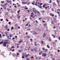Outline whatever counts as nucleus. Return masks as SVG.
Returning <instances> with one entry per match:
<instances>
[{"instance_id": "8", "label": "nucleus", "mask_w": 60, "mask_h": 60, "mask_svg": "<svg viewBox=\"0 0 60 60\" xmlns=\"http://www.w3.org/2000/svg\"><path fill=\"white\" fill-rule=\"evenodd\" d=\"M30 17H32L33 16V12H32L31 15L30 16Z\"/></svg>"}, {"instance_id": "30", "label": "nucleus", "mask_w": 60, "mask_h": 60, "mask_svg": "<svg viewBox=\"0 0 60 60\" xmlns=\"http://www.w3.org/2000/svg\"><path fill=\"white\" fill-rule=\"evenodd\" d=\"M27 4H28V5H29V4H30V3L29 2H27Z\"/></svg>"}, {"instance_id": "57", "label": "nucleus", "mask_w": 60, "mask_h": 60, "mask_svg": "<svg viewBox=\"0 0 60 60\" xmlns=\"http://www.w3.org/2000/svg\"><path fill=\"white\" fill-rule=\"evenodd\" d=\"M1 6H2V7H3V4H1Z\"/></svg>"}, {"instance_id": "10", "label": "nucleus", "mask_w": 60, "mask_h": 60, "mask_svg": "<svg viewBox=\"0 0 60 60\" xmlns=\"http://www.w3.org/2000/svg\"><path fill=\"white\" fill-rule=\"evenodd\" d=\"M29 55V54H28V55H25V57H27V56H28Z\"/></svg>"}, {"instance_id": "43", "label": "nucleus", "mask_w": 60, "mask_h": 60, "mask_svg": "<svg viewBox=\"0 0 60 60\" xmlns=\"http://www.w3.org/2000/svg\"><path fill=\"white\" fill-rule=\"evenodd\" d=\"M57 51H58V52H60V50H57Z\"/></svg>"}, {"instance_id": "28", "label": "nucleus", "mask_w": 60, "mask_h": 60, "mask_svg": "<svg viewBox=\"0 0 60 60\" xmlns=\"http://www.w3.org/2000/svg\"><path fill=\"white\" fill-rule=\"evenodd\" d=\"M0 38H2V35L1 34H0Z\"/></svg>"}, {"instance_id": "18", "label": "nucleus", "mask_w": 60, "mask_h": 60, "mask_svg": "<svg viewBox=\"0 0 60 60\" xmlns=\"http://www.w3.org/2000/svg\"><path fill=\"white\" fill-rule=\"evenodd\" d=\"M4 9H5V10H6V7H5Z\"/></svg>"}, {"instance_id": "3", "label": "nucleus", "mask_w": 60, "mask_h": 60, "mask_svg": "<svg viewBox=\"0 0 60 60\" xmlns=\"http://www.w3.org/2000/svg\"><path fill=\"white\" fill-rule=\"evenodd\" d=\"M33 11L34 13H36V11L37 12V11H36V10H33Z\"/></svg>"}, {"instance_id": "44", "label": "nucleus", "mask_w": 60, "mask_h": 60, "mask_svg": "<svg viewBox=\"0 0 60 60\" xmlns=\"http://www.w3.org/2000/svg\"><path fill=\"white\" fill-rule=\"evenodd\" d=\"M26 37H27V38H30V37L28 36H27Z\"/></svg>"}, {"instance_id": "27", "label": "nucleus", "mask_w": 60, "mask_h": 60, "mask_svg": "<svg viewBox=\"0 0 60 60\" xmlns=\"http://www.w3.org/2000/svg\"><path fill=\"white\" fill-rule=\"evenodd\" d=\"M50 16H53V14L52 15V14L51 13L50 14Z\"/></svg>"}, {"instance_id": "64", "label": "nucleus", "mask_w": 60, "mask_h": 60, "mask_svg": "<svg viewBox=\"0 0 60 60\" xmlns=\"http://www.w3.org/2000/svg\"><path fill=\"white\" fill-rule=\"evenodd\" d=\"M58 39H59V40H60V36L59 37V38H58Z\"/></svg>"}, {"instance_id": "14", "label": "nucleus", "mask_w": 60, "mask_h": 60, "mask_svg": "<svg viewBox=\"0 0 60 60\" xmlns=\"http://www.w3.org/2000/svg\"><path fill=\"white\" fill-rule=\"evenodd\" d=\"M45 52H47V51H48V49H45Z\"/></svg>"}, {"instance_id": "54", "label": "nucleus", "mask_w": 60, "mask_h": 60, "mask_svg": "<svg viewBox=\"0 0 60 60\" xmlns=\"http://www.w3.org/2000/svg\"><path fill=\"white\" fill-rule=\"evenodd\" d=\"M14 7H15V8H17V7L16 6H14Z\"/></svg>"}, {"instance_id": "21", "label": "nucleus", "mask_w": 60, "mask_h": 60, "mask_svg": "<svg viewBox=\"0 0 60 60\" xmlns=\"http://www.w3.org/2000/svg\"><path fill=\"white\" fill-rule=\"evenodd\" d=\"M47 47L48 48H49V49L50 48V47H49V46H48V45H47Z\"/></svg>"}, {"instance_id": "48", "label": "nucleus", "mask_w": 60, "mask_h": 60, "mask_svg": "<svg viewBox=\"0 0 60 60\" xmlns=\"http://www.w3.org/2000/svg\"><path fill=\"white\" fill-rule=\"evenodd\" d=\"M10 37H12V36H11V34H10Z\"/></svg>"}, {"instance_id": "39", "label": "nucleus", "mask_w": 60, "mask_h": 60, "mask_svg": "<svg viewBox=\"0 0 60 60\" xmlns=\"http://www.w3.org/2000/svg\"><path fill=\"white\" fill-rule=\"evenodd\" d=\"M9 3H11V0H10V1L9 2H8V3H9Z\"/></svg>"}, {"instance_id": "20", "label": "nucleus", "mask_w": 60, "mask_h": 60, "mask_svg": "<svg viewBox=\"0 0 60 60\" xmlns=\"http://www.w3.org/2000/svg\"><path fill=\"white\" fill-rule=\"evenodd\" d=\"M41 53H42L41 52H39V55H41Z\"/></svg>"}, {"instance_id": "46", "label": "nucleus", "mask_w": 60, "mask_h": 60, "mask_svg": "<svg viewBox=\"0 0 60 60\" xmlns=\"http://www.w3.org/2000/svg\"><path fill=\"white\" fill-rule=\"evenodd\" d=\"M31 26V25L30 24L28 26V27H30Z\"/></svg>"}, {"instance_id": "4", "label": "nucleus", "mask_w": 60, "mask_h": 60, "mask_svg": "<svg viewBox=\"0 0 60 60\" xmlns=\"http://www.w3.org/2000/svg\"><path fill=\"white\" fill-rule=\"evenodd\" d=\"M22 51H23V50H18V51L19 52H21Z\"/></svg>"}, {"instance_id": "32", "label": "nucleus", "mask_w": 60, "mask_h": 60, "mask_svg": "<svg viewBox=\"0 0 60 60\" xmlns=\"http://www.w3.org/2000/svg\"><path fill=\"white\" fill-rule=\"evenodd\" d=\"M57 13H58V14L59 15V14H60V12H57Z\"/></svg>"}, {"instance_id": "36", "label": "nucleus", "mask_w": 60, "mask_h": 60, "mask_svg": "<svg viewBox=\"0 0 60 60\" xmlns=\"http://www.w3.org/2000/svg\"><path fill=\"white\" fill-rule=\"evenodd\" d=\"M8 26V25H6V26H5V27H6V28H7V27H8V26Z\"/></svg>"}, {"instance_id": "59", "label": "nucleus", "mask_w": 60, "mask_h": 60, "mask_svg": "<svg viewBox=\"0 0 60 60\" xmlns=\"http://www.w3.org/2000/svg\"><path fill=\"white\" fill-rule=\"evenodd\" d=\"M49 41H51V39H49Z\"/></svg>"}, {"instance_id": "33", "label": "nucleus", "mask_w": 60, "mask_h": 60, "mask_svg": "<svg viewBox=\"0 0 60 60\" xmlns=\"http://www.w3.org/2000/svg\"><path fill=\"white\" fill-rule=\"evenodd\" d=\"M0 20L1 21H2L3 20V19H0Z\"/></svg>"}, {"instance_id": "45", "label": "nucleus", "mask_w": 60, "mask_h": 60, "mask_svg": "<svg viewBox=\"0 0 60 60\" xmlns=\"http://www.w3.org/2000/svg\"><path fill=\"white\" fill-rule=\"evenodd\" d=\"M22 42L21 41H18V42L19 43H20V42Z\"/></svg>"}, {"instance_id": "61", "label": "nucleus", "mask_w": 60, "mask_h": 60, "mask_svg": "<svg viewBox=\"0 0 60 60\" xmlns=\"http://www.w3.org/2000/svg\"><path fill=\"white\" fill-rule=\"evenodd\" d=\"M31 58H34V56H31Z\"/></svg>"}, {"instance_id": "9", "label": "nucleus", "mask_w": 60, "mask_h": 60, "mask_svg": "<svg viewBox=\"0 0 60 60\" xmlns=\"http://www.w3.org/2000/svg\"><path fill=\"white\" fill-rule=\"evenodd\" d=\"M22 4H25V2H22Z\"/></svg>"}, {"instance_id": "47", "label": "nucleus", "mask_w": 60, "mask_h": 60, "mask_svg": "<svg viewBox=\"0 0 60 60\" xmlns=\"http://www.w3.org/2000/svg\"><path fill=\"white\" fill-rule=\"evenodd\" d=\"M51 0H50V2H49V3H51Z\"/></svg>"}, {"instance_id": "2", "label": "nucleus", "mask_w": 60, "mask_h": 60, "mask_svg": "<svg viewBox=\"0 0 60 60\" xmlns=\"http://www.w3.org/2000/svg\"><path fill=\"white\" fill-rule=\"evenodd\" d=\"M6 44H8V43H7V42H4V43L3 45H4V47H6Z\"/></svg>"}, {"instance_id": "34", "label": "nucleus", "mask_w": 60, "mask_h": 60, "mask_svg": "<svg viewBox=\"0 0 60 60\" xmlns=\"http://www.w3.org/2000/svg\"><path fill=\"white\" fill-rule=\"evenodd\" d=\"M17 25H18V24H15V26H17Z\"/></svg>"}, {"instance_id": "31", "label": "nucleus", "mask_w": 60, "mask_h": 60, "mask_svg": "<svg viewBox=\"0 0 60 60\" xmlns=\"http://www.w3.org/2000/svg\"><path fill=\"white\" fill-rule=\"evenodd\" d=\"M40 19L41 20V19H42V18H40L38 19Z\"/></svg>"}, {"instance_id": "7", "label": "nucleus", "mask_w": 60, "mask_h": 60, "mask_svg": "<svg viewBox=\"0 0 60 60\" xmlns=\"http://www.w3.org/2000/svg\"><path fill=\"white\" fill-rule=\"evenodd\" d=\"M45 35L46 34H44V35L43 36V38H45Z\"/></svg>"}, {"instance_id": "1", "label": "nucleus", "mask_w": 60, "mask_h": 60, "mask_svg": "<svg viewBox=\"0 0 60 60\" xmlns=\"http://www.w3.org/2000/svg\"><path fill=\"white\" fill-rule=\"evenodd\" d=\"M42 56L43 57H45L47 56V54L45 53H44L42 54Z\"/></svg>"}, {"instance_id": "22", "label": "nucleus", "mask_w": 60, "mask_h": 60, "mask_svg": "<svg viewBox=\"0 0 60 60\" xmlns=\"http://www.w3.org/2000/svg\"><path fill=\"white\" fill-rule=\"evenodd\" d=\"M37 12H38V14H40V15H41V14H40V12L37 11Z\"/></svg>"}, {"instance_id": "52", "label": "nucleus", "mask_w": 60, "mask_h": 60, "mask_svg": "<svg viewBox=\"0 0 60 60\" xmlns=\"http://www.w3.org/2000/svg\"><path fill=\"white\" fill-rule=\"evenodd\" d=\"M17 56H19V53H17Z\"/></svg>"}, {"instance_id": "29", "label": "nucleus", "mask_w": 60, "mask_h": 60, "mask_svg": "<svg viewBox=\"0 0 60 60\" xmlns=\"http://www.w3.org/2000/svg\"><path fill=\"white\" fill-rule=\"evenodd\" d=\"M44 26H47V24H45Z\"/></svg>"}, {"instance_id": "58", "label": "nucleus", "mask_w": 60, "mask_h": 60, "mask_svg": "<svg viewBox=\"0 0 60 60\" xmlns=\"http://www.w3.org/2000/svg\"><path fill=\"white\" fill-rule=\"evenodd\" d=\"M42 22H44V23H45V21H43Z\"/></svg>"}, {"instance_id": "6", "label": "nucleus", "mask_w": 60, "mask_h": 60, "mask_svg": "<svg viewBox=\"0 0 60 60\" xmlns=\"http://www.w3.org/2000/svg\"><path fill=\"white\" fill-rule=\"evenodd\" d=\"M36 46V47H39L40 46V45L39 44H37L36 45H35Z\"/></svg>"}, {"instance_id": "38", "label": "nucleus", "mask_w": 60, "mask_h": 60, "mask_svg": "<svg viewBox=\"0 0 60 60\" xmlns=\"http://www.w3.org/2000/svg\"><path fill=\"white\" fill-rule=\"evenodd\" d=\"M22 58H25V56H22Z\"/></svg>"}, {"instance_id": "51", "label": "nucleus", "mask_w": 60, "mask_h": 60, "mask_svg": "<svg viewBox=\"0 0 60 60\" xmlns=\"http://www.w3.org/2000/svg\"><path fill=\"white\" fill-rule=\"evenodd\" d=\"M6 20L7 21V22H8V21H9V20L8 19H6Z\"/></svg>"}, {"instance_id": "56", "label": "nucleus", "mask_w": 60, "mask_h": 60, "mask_svg": "<svg viewBox=\"0 0 60 60\" xmlns=\"http://www.w3.org/2000/svg\"><path fill=\"white\" fill-rule=\"evenodd\" d=\"M40 5H42V4H42V3H40Z\"/></svg>"}, {"instance_id": "35", "label": "nucleus", "mask_w": 60, "mask_h": 60, "mask_svg": "<svg viewBox=\"0 0 60 60\" xmlns=\"http://www.w3.org/2000/svg\"><path fill=\"white\" fill-rule=\"evenodd\" d=\"M9 30H10V29L9 28H8L7 30L8 32L9 31Z\"/></svg>"}, {"instance_id": "12", "label": "nucleus", "mask_w": 60, "mask_h": 60, "mask_svg": "<svg viewBox=\"0 0 60 60\" xmlns=\"http://www.w3.org/2000/svg\"><path fill=\"white\" fill-rule=\"evenodd\" d=\"M2 44H3V41H2V42H0V44H2Z\"/></svg>"}, {"instance_id": "13", "label": "nucleus", "mask_w": 60, "mask_h": 60, "mask_svg": "<svg viewBox=\"0 0 60 60\" xmlns=\"http://www.w3.org/2000/svg\"><path fill=\"white\" fill-rule=\"evenodd\" d=\"M37 43L36 42H34V45L35 46H36L37 45V44H36V43Z\"/></svg>"}, {"instance_id": "50", "label": "nucleus", "mask_w": 60, "mask_h": 60, "mask_svg": "<svg viewBox=\"0 0 60 60\" xmlns=\"http://www.w3.org/2000/svg\"><path fill=\"white\" fill-rule=\"evenodd\" d=\"M41 42H42V44H43V41H41Z\"/></svg>"}, {"instance_id": "40", "label": "nucleus", "mask_w": 60, "mask_h": 60, "mask_svg": "<svg viewBox=\"0 0 60 60\" xmlns=\"http://www.w3.org/2000/svg\"><path fill=\"white\" fill-rule=\"evenodd\" d=\"M8 24L9 25H10V24H11V22H8Z\"/></svg>"}, {"instance_id": "55", "label": "nucleus", "mask_w": 60, "mask_h": 60, "mask_svg": "<svg viewBox=\"0 0 60 60\" xmlns=\"http://www.w3.org/2000/svg\"><path fill=\"white\" fill-rule=\"evenodd\" d=\"M43 7H45V5H44L43 6Z\"/></svg>"}, {"instance_id": "63", "label": "nucleus", "mask_w": 60, "mask_h": 60, "mask_svg": "<svg viewBox=\"0 0 60 60\" xmlns=\"http://www.w3.org/2000/svg\"><path fill=\"white\" fill-rule=\"evenodd\" d=\"M12 40H14V39H15V38H13L12 39Z\"/></svg>"}, {"instance_id": "23", "label": "nucleus", "mask_w": 60, "mask_h": 60, "mask_svg": "<svg viewBox=\"0 0 60 60\" xmlns=\"http://www.w3.org/2000/svg\"><path fill=\"white\" fill-rule=\"evenodd\" d=\"M33 11L36 10V9H35V8H33Z\"/></svg>"}, {"instance_id": "5", "label": "nucleus", "mask_w": 60, "mask_h": 60, "mask_svg": "<svg viewBox=\"0 0 60 60\" xmlns=\"http://www.w3.org/2000/svg\"><path fill=\"white\" fill-rule=\"evenodd\" d=\"M38 7L40 8H42V6H40L39 5H38Z\"/></svg>"}, {"instance_id": "41", "label": "nucleus", "mask_w": 60, "mask_h": 60, "mask_svg": "<svg viewBox=\"0 0 60 60\" xmlns=\"http://www.w3.org/2000/svg\"><path fill=\"white\" fill-rule=\"evenodd\" d=\"M28 30V31H29V30H31V29H27Z\"/></svg>"}, {"instance_id": "25", "label": "nucleus", "mask_w": 60, "mask_h": 60, "mask_svg": "<svg viewBox=\"0 0 60 60\" xmlns=\"http://www.w3.org/2000/svg\"><path fill=\"white\" fill-rule=\"evenodd\" d=\"M5 34H6V36H8V35H7V32H5Z\"/></svg>"}, {"instance_id": "37", "label": "nucleus", "mask_w": 60, "mask_h": 60, "mask_svg": "<svg viewBox=\"0 0 60 60\" xmlns=\"http://www.w3.org/2000/svg\"><path fill=\"white\" fill-rule=\"evenodd\" d=\"M53 28H54V29H55V28H56V27H55V26H54L53 27Z\"/></svg>"}, {"instance_id": "26", "label": "nucleus", "mask_w": 60, "mask_h": 60, "mask_svg": "<svg viewBox=\"0 0 60 60\" xmlns=\"http://www.w3.org/2000/svg\"><path fill=\"white\" fill-rule=\"evenodd\" d=\"M37 49L36 47H35L34 48V50H35V49Z\"/></svg>"}, {"instance_id": "42", "label": "nucleus", "mask_w": 60, "mask_h": 60, "mask_svg": "<svg viewBox=\"0 0 60 60\" xmlns=\"http://www.w3.org/2000/svg\"><path fill=\"white\" fill-rule=\"evenodd\" d=\"M15 48V47L14 46H12L11 47V48Z\"/></svg>"}, {"instance_id": "11", "label": "nucleus", "mask_w": 60, "mask_h": 60, "mask_svg": "<svg viewBox=\"0 0 60 60\" xmlns=\"http://www.w3.org/2000/svg\"><path fill=\"white\" fill-rule=\"evenodd\" d=\"M20 16H19L17 17V19H20Z\"/></svg>"}, {"instance_id": "24", "label": "nucleus", "mask_w": 60, "mask_h": 60, "mask_svg": "<svg viewBox=\"0 0 60 60\" xmlns=\"http://www.w3.org/2000/svg\"><path fill=\"white\" fill-rule=\"evenodd\" d=\"M1 3H2V4H4V1H1Z\"/></svg>"}, {"instance_id": "60", "label": "nucleus", "mask_w": 60, "mask_h": 60, "mask_svg": "<svg viewBox=\"0 0 60 60\" xmlns=\"http://www.w3.org/2000/svg\"><path fill=\"white\" fill-rule=\"evenodd\" d=\"M31 51H34V50H33V49H31Z\"/></svg>"}, {"instance_id": "62", "label": "nucleus", "mask_w": 60, "mask_h": 60, "mask_svg": "<svg viewBox=\"0 0 60 60\" xmlns=\"http://www.w3.org/2000/svg\"><path fill=\"white\" fill-rule=\"evenodd\" d=\"M26 60H29V59L28 58H27L26 59Z\"/></svg>"}, {"instance_id": "49", "label": "nucleus", "mask_w": 60, "mask_h": 60, "mask_svg": "<svg viewBox=\"0 0 60 60\" xmlns=\"http://www.w3.org/2000/svg\"><path fill=\"white\" fill-rule=\"evenodd\" d=\"M53 4L55 5H56V4H55V3H54Z\"/></svg>"}, {"instance_id": "15", "label": "nucleus", "mask_w": 60, "mask_h": 60, "mask_svg": "<svg viewBox=\"0 0 60 60\" xmlns=\"http://www.w3.org/2000/svg\"><path fill=\"white\" fill-rule=\"evenodd\" d=\"M26 54L24 53L22 55V56H26Z\"/></svg>"}, {"instance_id": "53", "label": "nucleus", "mask_w": 60, "mask_h": 60, "mask_svg": "<svg viewBox=\"0 0 60 60\" xmlns=\"http://www.w3.org/2000/svg\"><path fill=\"white\" fill-rule=\"evenodd\" d=\"M25 9L27 10V9H28V8H25Z\"/></svg>"}, {"instance_id": "19", "label": "nucleus", "mask_w": 60, "mask_h": 60, "mask_svg": "<svg viewBox=\"0 0 60 60\" xmlns=\"http://www.w3.org/2000/svg\"><path fill=\"white\" fill-rule=\"evenodd\" d=\"M11 29H14V27H12L11 28Z\"/></svg>"}, {"instance_id": "17", "label": "nucleus", "mask_w": 60, "mask_h": 60, "mask_svg": "<svg viewBox=\"0 0 60 60\" xmlns=\"http://www.w3.org/2000/svg\"><path fill=\"white\" fill-rule=\"evenodd\" d=\"M20 11V10H19L18 11H17V13H19V12Z\"/></svg>"}, {"instance_id": "16", "label": "nucleus", "mask_w": 60, "mask_h": 60, "mask_svg": "<svg viewBox=\"0 0 60 60\" xmlns=\"http://www.w3.org/2000/svg\"><path fill=\"white\" fill-rule=\"evenodd\" d=\"M42 50H45V48L43 47L42 48Z\"/></svg>"}]
</instances>
